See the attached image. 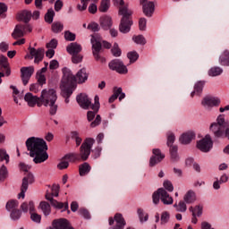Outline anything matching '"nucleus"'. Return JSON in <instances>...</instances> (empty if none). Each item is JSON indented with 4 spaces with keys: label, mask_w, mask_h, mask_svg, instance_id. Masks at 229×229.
Masks as SVG:
<instances>
[{
    "label": "nucleus",
    "mask_w": 229,
    "mask_h": 229,
    "mask_svg": "<svg viewBox=\"0 0 229 229\" xmlns=\"http://www.w3.org/2000/svg\"><path fill=\"white\" fill-rule=\"evenodd\" d=\"M26 146L28 151H30V157L33 158L34 164H42L49 158L46 140L30 137L26 140Z\"/></svg>",
    "instance_id": "1"
},
{
    "label": "nucleus",
    "mask_w": 229,
    "mask_h": 229,
    "mask_svg": "<svg viewBox=\"0 0 229 229\" xmlns=\"http://www.w3.org/2000/svg\"><path fill=\"white\" fill-rule=\"evenodd\" d=\"M87 80H89V72H87V68H81L79 70L75 76L69 68H63L62 85L64 88L72 85L74 81L77 83H85Z\"/></svg>",
    "instance_id": "2"
},
{
    "label": "nucleus",
    "mask_w": 229,
    "mask_h": 229,
    "mask_svg": "<svg viewBox=\"0 0 229 229\" xmlns=\"http://www.w3.org/2000/svg\"><path fill=\"white\" fill-rule=\"evenodd\" d=\"M57 99L56 90L53 89H43L41 91V96L39 97V103H42L44 106H50V115H55L58 111V106L55 104Z\"/></svg>",
    "instance_id": "3"
},
{
    "label": "nucleus",
    "mask_w": 229,
    "mask_h": 229,
    "mask_svg": "<svg viewBox=\"0 0 229 229\" xmlns=\"http://www.w3.org/2000/svg\"><path fill=\"white\" fill-rule=\"evenodd\" d=\"M119 15H122L121 22L119 25V30L121 33H130L133 21H131V11L126 7H121L119 9Z\"/></svg>",
    "instance_id": "4"
},
{
    "label": "nucleus",
    "mask_w": 229,
    "mask_h": 229,
    "mask_svg": "<svg viewBox=\"0 0 229 229\" xmlns=\"http://www.w3.org/2000/svg\"><path fill=\"white\" fill-rule=\"evenodd\" d=\"M91 44H92V49H93V56L97 61H100L102 64L106 62L105 57H101L99 55V53H101L102 47H105L106 49H110L112 47V44H110L107 41L101 42L98 41L95 37H92L91 38Z\"/></svg>",
    "instance_id": "5"
},
{
    "label": "nucleus",
    "mask_w": 229,
    "mask_h": 229,
    "mask_svg": "<svg viewBox=\"0 0 229 229\" xmlns=\"http://www.w3.org/2000/svg\"><path fill=\"white\" fill-rule=\"evenodd\" d=\"M94 142H96L94 139L87 138L81 144L79 157L83 162H85V160H89V157H90V151L92 149V146H94Z\"/></svg>",
    "instance_id": "6"
},
{
    "label": "nucleus",
    "mask_w": 229,
    "mask_h": 229,
    "mask_svg": "<svg viewBox=\"0 0 229 229\" xmlns=\"http://www.w3.org/2000/svg\"><path fill=\"white\" fill-rule=\"evenodd\" d=\"M30 55H25V58H30V60L34 59L35 64H39L44 60V48L35 49V47H29Z\"/></svg>",
    "instance_id": "7"
},
{
    "label": "nucleus",
    "mask_w": 229,
    "mask_h": 229,
    "mask_svg": "<svg viewBox=\"0 0 229 229\" xmlns=\"http://www.w3.org/2000/svg\"><path fill=\"white\" fill-rule=\"evenodd\" d=\"M212 146H214V143L212 142V139H210V135H206L204 139L197 142V148L202 153H208L212 149Z\"/></svg>",
    "instance_id": "8"
},
{
    "label": "nucleus",
    "mask_w": 229,
    "mask_h": 229,
    "mask_svg": "<svg viewBox=\"0 0 229 229\" xmlns=\"http://www.w3.org/2000/svg\"><path fill=\"white\" fill-rule=\"evenodd\" d=\"M114 223H115L114 226L110 229H124V226H126V221L120 213H116L114 217H109V225L112 226Z\"/></svg>",
    "instance_id": "9"
},
{
    "label": "nucleus",
    "mask_w": 229,
    "mask_h": 229,
    "mask_svg": "<svg viewBox=\"0 0 229 229\" xmlns=\"http://www.w3.org/2000/svg\"><path fill=\"white\" fill-rule=\"evenodd\" d=\"M33 182H35V176H33V174L31 173H29L25 177H23L21 188V191L19 193L18 198L24 199L30 183H33Z\"/></svg>",
    "instance_id": "10"
},
{
    "label": "nucleus",
    "mask_w": 229,
    "mask_h": 229,
    "mask_svg": "<svg viewBox=\"0 0 229 229\" xmlns=\"http://www.w3.org/2000/svg\"><path fill=\"white\" fill-rule=\"evenodd\" d=\"M76 101L81 108H83V110H89V108H92V100L85 93H81L78 95Z\"/></svg>",
    "instance_id": "11"
},
{
    "label": "nucleus",
    "mask_w": 229,
    "mask_h": 229,
    "mask_svg": "<svg viewBox=\"0 0 229 229\" xmlns=\"http://www.w3.org/2000/svg\"><path fill=\"white\" fill-rule=\"evenodd\" d=\"M108 65L111 71H116L119 74H126L128 72V68H126V65H124L121 60L114 59L111 61Z\"/></svg>",
    "instance_id": "12"
},
{
    "label": "nucleus",
    "mask_w": 229,
    "mask_h": 229,
    "mask_svg": "<svg viewBox=\"0 0 229 229\" xmlns=\"http://www.w3.org/2000/svg\"><path fill=\"white\" fill-rule=\"evenodd\" d=\"M140 4L146 17H152L153 13H155V4L148 0H140Z\"/></svg>",
    "instance_id": "13"
},
{
    "label": "nucleus",
    "mask_w": 229,
    "mask_h": 229,
    "mask_svg": "<svg viewBox=\"0 0 229 229\" xmlns=\"http://www.w3.org/2000/svg\"><path fill=\"white\" fill-rule=\"evenodd\" d=\"M21 72L22 83H23V85H26L27 83H29L31 76H33V72H35V67H33V66L21 67Z\"/></svg>",
    "instance_id": "14"
},
{
    "label": "nucleus",
    "mask_w": 229,
    "mask_h": 229,
    "mask_svg": "<svg viewBox=\"0 0 229 229\" xmlns=\"http://www.w3.org/2000/svg\"><path fill=\"white\" fill-rule=\"evenodd\" d=\"M153 156L150 157L149 165L151 167L157 165V164H160L164 158H165V155L162 154L159 148H154L152 150Z\"/></svg>",
    "instance_id": "15"
},
{
    "label": "nucleus",
    "mask_w": 229,
    "mask_h": 229,
    "mask_svg": "<svg viewBox=\"0 0 229 229\" xmlns=\"http://www.w3.org/2000/svg\"><path fill=\"white\" fill-rule=\"evenodd\" d=\"M221 104V100L217 98L214 97H206L202 100V106L207 109L210 110V108L214 106H219Z\"/></svg>",
    "instance_id": "16"
},
{
    "label": "nucleus",
    "mask_w": 229,
    "mask_h": 229,
    "mask_svg": "<svg viewBox=\"0 0 229 229\" xmlns=\"http://www.w3.org/2000/svg\"><path fill=\"white\" fill-rule=\"evenodd\" d=\"M52 226H55V229H74L71 227L69 220L65 218L55 219L52 223Z\"/></svg>",
    "instance_id": "17"
},
{
    "label": "nucleus",
    "mask_w": 229,
    "mask_h": 229,
    "mask_svg": "<svg viewBox=\"0 0 229 229\" xmlns=\"http://www.w3.org/2000/svg\"><path fill=\"white\" fill-rule=\"evenodd\" d=\"M29 206L31 221H33V223H37L38 225L40 224V221H42V216L35 212V202L30 200Z\"/></svg>",
    "instance_id": "18"
},
{
    "label": "nucleus",
    "mask_w": 229,
    "mask_h": 229,
    "mask_svg": "<svg viewBox=\"0 0 229 229\" xmlns=\"http://www.w3.org/2000/svg\"><path fill=\"white\" fill-rule=\"evenodd\" d=\"M24 99L26 103H28V105L31 107L35 106V105H38V106H42V104L38 102L40 101V98L33 96V94L30 92L25 95Z\"/></svg>",
    "instance_id": "19"
},
{
    "label": "nucleus",
    "mask_w": 229,
    "mask_h": 229,
    "mask_svg": "<svg viewBox=\"0 0 229 229\" xmlns=\"http://www.w3.org/2000/svg\"><path fill=\"white\" fill-rule=\"evenodd\" d=\"M0 71H5V76H10V74H12L10 64L8 63V57L3 55H0Z\"/></svg>",
    "instance_id": "20"
},
{
    "label": "nucleus",
    "mask_w": 229,
    "mask_h": 229,
    "mask_svg": "<svg viewBox=\"0 0 229 229\" xmlns=\"http://www.w3.org/2000/svg\"><path fill=\"white\" fill-rule=\"evenodd\" d=\"M158 194H160V199L164 205H173V197H170L167 191L164 188L158 189Z\"/></svg>",
    "instance_id": "21"
},
{
    "label": "nucleus",
    "mask_w": 229,
    "mask_h": 229,
    "mask_svg": "<svg viewBox=\"0 0 229 229\" xmlns=\"http://www.w3.org/2000/svg\"><path fill=\"white\" fill-rule=\"evenodd\" d=\"M46 199L50 201L52 207H55V208H64V210L69 209V203L66 202L65 204H64L62 202H58L57 200L53 199V197H51L49 193L46 194Z\"/></svg>",
    "instance_id": "22"
},
{
    "label": "nucleus",
    "mask_w": 229,
    "mask_h": 229,
    "mask_svg": "<svg viewBox=\"0 0 229 229\" xmlns=\"http://www.w3.org/2000/svg\"><path fill=\"white\" fill-rule=\"evenodd\" d=\"M196 139V134L194 133V131H188L183 133L179 140L181 142V144H191V142H192V140H194Z\"/></svg>",
    "instance_id": "23"
},
{
    "label": "nucleus",
    "mask_w": 229,
    "mask_h": 229,
    "mask_svg": "<svg viewBox=\"0 0 229 229\" xmlns=\"http://www.w3.org/2000/svg\"><path fill=\"white\" fill-rule=\"evenodd\" d=\"M81 45L78 44L77 42L71 43L66 47L67 53L72 55L81 53Z\"/></svg>",
    "instance_id": "24"
},
{
    "label": "nucleus",
    "mask_w": 229,
    "mask_h": 229,
    "mask_svg": "<svg viewBox=\"0 0 229 229\" xmlns=\"http://www.w3.org/2000/svg\"><path fill=\"white\" fill-rule=\"evenodd\" d=\"M112 17L109 15H104L100 18V26L103 30H108L112 28Z\"/></svg>",
    "instance_id": "25"
},
{
    "label": "nucleus",
    "mask_w": 229,
    "mask_h": 229,
    "mask_svg": "<svg viewBox=\"0 0 229 229\" xmlns=\"http://www.w3.org/2000/svg\"><path fill=\"white\" fill-rule=\"evenodd\" d=\"M32 13L31 11L24 10L17 14V19L22 21L25 24H28L31 21Z\"/></svg>",
    "instance_id": "26"
},
{
    "label": "nucleus",
    "mask_w": 229,
    "mask_h": 229,
    "mask_svg": "<svg viewBox=\"0 0 229 229\" xmlns=\"http://www.w3.org/2000/svg\"><path fill=\"white\" fill-rule=\"evenodd\" d=\"M25 31V27L22 24H18L15 26L13 32L12 33V37L14 38L15 39L21 38L24 37Z\"/></svg>",
    "instance_id": "27"
},
{
    "label": "nucleus",
    "mask_w": 229,
    "mask_h": 229,
    "mask_svg": "<svg viewBox=\"0 0 229 229\" xmlns=\"http://www.w3.org/2000/svg\"><path fill=\"white\" fill-rule=\"evenodd\" d=\"M196 199V192L192 190H189L183 196V201H185L188 205L194 203Z\"/></svg>",
    "instance_id": "28"
},
{
    "label": "nucleus",
    "mask_w": 229,
    "mask_h": 229,
    "mask_svg": "<svg viewBox=\"0 0 229 229\" xmlns=\"http://www.w3.org/2000/svg\"><path fill=\"white\" fill-rule=\"evenodd\" d=\"M220 65H224L225 67H229V51L225 50L219 57Z\"/></svg>",
    "instance_id": "29"
},
{
    "label": "nucleus",
    "mask_w": 229,
    "mask_h": 229,
    "mask_svg": "<svg viewBox=\"0 0 229 229\" xmlns=\"http://www.w3.org/2000/svg\"><path fill=\"white\" fill-rule=\"evenodd\" d=\"M90 165H89V163L85 162L83 164H81L80 166H79V174H80V176H85L87 174H89L90 173Z\"/></svg>",
    "instance_id": "30"
},
{
    "label": "nucleus",
    "mask_w": 229,
    "mask_h": 229,
    "mask_svg": "<svg viewBox=\"0 0 229 229\" xmlns=\"http://www.w3.org/2000/svg\"><path fill=\"white\" fill-rule=\"evenodd\" d=\"M170 158L173 162H178L180 160V156L178 155V146L170 147Z\"/></svg>",
    "instance_id": "31"
},
{
    "label": "nucleus",
    "mask_w": 229,
    "mask_h": 229,
    "mask_svg": "<svg viewBox=\"0 0 229 229\" xmlns=\"http://www.w3.org/2000/svg\"><path fill=\"white\" fill-rule=\"evenodd\" d=\"M38 208L43 212L44 216H49L51 214V205L46 201L40 202Z\"/></svg>",
    "instance_id": "32"
},
{
    "label": "nucleus",
    "mask_w": 229,
    "mask_h": 229,
    "mask_svg": "<svg viewBox=\"0 0 229 229\" xmlns=\"http://www.w3.org/2000/svg\"><path fill=\"white\" fill-rule=\"evenodd\" d=\"M203 87H205V81H198L194 86V91L191 94V98H194V94L199 96L203 92Z\"/></svg>",
    "instance_id": "33"
},
{
    "label": "nucleus",
    "mask_w": 229,
    "mask_h": 229,
    "mask_svg": "<svg viewBox=\"0 0 229 229\" xmlns=\"http://www.w3.org/2000/svg\"><path fill=\"white\" fill-rule=\"evenodd\" d=\"M110 10V0H101L98 11L102 13H106Z\"/></svg>",
    "instance_id": "34"
},
{
    "label": "nucleus",
    "mask_w": 229,
    "mask_h": 229,
    "mask_svg": "<svg viewBox=\"0 0 229 229\" xmlns=\"http://www.w3.org/2000/svg\"><path fill=\"white\" fill-rule=\"evenodd\" d=\"M223 74V70L219 66H214L208 71V76L216 77V76H221Z\"/></svg>",
    "instance_id": "35"
},
{
    "label": "nucleus",
    "mask_w": 229,
    "mask_h": 229,
    "mask_svg": "<svg viewBox=\"0 0 229 229\" xmlns=\"http://www.w3.org/2000/svg\"><path fill=\"white\" fill-rule=\"evenodd\" d=\"M177 212H187V202L185 200H181L179 203L174 205Z\"/></svg>",
    "instance_id": "36"
},
{
    "label": "nucleus",
    "mask_w": 229,
    "mask_h": 229,
    "mask_svg": "<svg viewBox=\"0 0 229 229\" xmlns=\"http://www.w3.org/2000/svg\"><path fill=\"white\" fill-rule=\"evenodd\" d=\"M64 160H69V162H78L81 160L79 154L76 153H71L64 156Z\"/></svg>",
    "instance_id": "37"
},
{
    "label": "nucleus",
    "mask_w": 229,
    "mask_h": 229,
    "mask_svg": "<svg viewBox=\"0 0 229 229\" xmlns=\"http://www.w3.org/2000/svg\"><path fill=\"white\" fill-rule=\"evenodd\" d=\"M17 207H19V201L13 199L9 200L5 206L6 210H8V212H11V210H15Z\"/></svg>",
    "instance_id": "38"
},
{
    "label": "nucleus",
    "mask_w": 229,
    "mask_h": 229,
    "mask_svg": "<svg viewBox=\"0 0 229 229\" xmlns=\"http://www.w3.org/2000/svg\"><path fill=\"white\" fill-rule=\"evenodd\" d=\"M55 18V11L53 9H48L47 13L45 14V21L48 24L53 23V19Z\"/></svg>",
    "instance_id": "39"
},
{
    "label": "nucleus",
    "mask_w": 229,
    "mask_h": 229,
    "mask_svg": "<svg viewBox=\"0 0 229 229\" xmlns=\"http://www.w3.org/2000/svg\"><path fill=\"white\" fill-rule=\"evenodd\" d=\"M52 31L54 33H61V31H64V24L59 21L54 22L52 24Z\"/></svg>",
    "instance_id": "40"
},
{
    "label": "nucleus",
    "mask_w": 229,
    "mask_h": 229,
    "mask_svg": "<svg viewBox=\"0 0 229 229\" xmlns=\"http://www.w3.org/2000/svg\"><path fill=\"white\" fill-rule=\"evenodd\" d=\"M138 216L140 218V223H146L148 219H149V215L148 213H144V210L142 209H138Z\"/></svg>",
    "instance_id": "41"
},
{
    "label": "nucleus",
    "mask_w": 229,
    "mask_h": 229,
    "mask_svg": "<svg viewBox=\"0 0 229 229\" xmlns=\"http://www.w3.org/2000/svg\"><path fill=\"white\" fill-rule=\"evenodd\" d=\"M119 94H121V88H114V94L109 98V103H114L119 98Z\"/></svg>",
    "instance_id": "42"
},
{
    "label": "nucleus",
    "mask_w": 229,
    "mask_h": 229,
    "mask_svg": "<svg viewBox=\"0 0 229 229\" xmlns=\"http://www.w3.org/2000/svg\"><path fill=\"white\" fill-rule=\"evenodd\" d=\"M171 218V215L167 211H164L161 214V225H167L169 223V219Z\"/></svg>",
    "instance_id": "43"
},
{
    "label": "nucleus",
    "mask_w": 229,
    "mask_h": 229,
    "mask_svg": "<svg viewBox=\"0 0 229 229\" xmlns=\"http://www.w3.org/2000/svg\"><path fill=\"white\" fill-rule=\"evenodd\" d=\"M72 64H81L83 62V55L81 54H73L72 55Z\"/></svg>",
    "instance_id": "44"
},
{
    "label": "nucleus",
    "mask_w": 229,
    "mask_h": 229,
    "mask_svg": "<svg viewBox=\"0 0 229 229\" xmlns=\"http://www.w3.org/2000/svg\"><path fill=\"white\" fill-rule=\"evenodd\" d=\"M132 40L133 42H135V44H140V45L146 44V38H144V36L142 35L133 36Z\"/></svg>",
    "instance_id": "45"
},
{
    "label": "nucleus",
    "mask_w": 229,
    "mask_h": 229,
    "mask_svg": "<svg viewBox=\"0 0 229 229\" xmlns=\"http://www.w3.org/2000/svg\"><path fill=\"white\" fill-rule=\"evenodd\" d=\"M21 216H22V213L19 209H14L11 212V218L13 221H17V219H21Z\"/></svg>",
    "instance_id": "46"
},
{
    "label": "nucleus",
    "mask_w": 229,
    "mask_h": 229,
    "mask_svg": "<svg viewBox=\"0 0 229 229\" xmlns=\"http://www.w3.org/2000/svg\"><path fill=\"white\" fill-rule=\"evenodd\" d=\"M127 57L129 58L130 62L133 64L139 60V54L137 52H129L127 54Z\"/></svg>",
    "instance_id": "47"
},
{
    "label": "nucleus",
    "mask_w": 229,
    "mask_h": 229,
    "mask_svg": "<svg viewBox=\"0 0 229 229\" xmlns=\"http://www.w3.org/2000/svg\"><path fill=\"white\" fill-rule=\"evenodd\" d=\"M111 53L116 57L121 56V48H119V45L117 43L114 44Z\"/></svg>",
    "instance_id": "48"
},
{
    "label": "nucleus",
    "mask_w": 229,
    "mask_h": 229,
    "mask_svg": "<svg viewBox=\"0 0 229 229\" xmlns=\"http://www.w3.org/2000/svg\"><path fill=\"white\" fill-rule=\"evenodd\" d=\"M64 38H65V40H68L69 42H72V41L76 40V35L71 31H65Z\"/></svg>",
    "instance_id": "49"
},
{
    "label": "nucleus",
    "mask_w": 229,
    "mask_h": 229,
    "mask_svg": "<svg viewBox=\"0 0 229 229\" xmlns=\"http://www.w3.org/2000/svg\"><path fill=\"white\" fill-rule=\"evenodd\" d=\"M163 185L165 191H168V192H173L174 191V186H173V182H171V181H165Z\"/></svg>",
    "instance_id": "50"
},
{
    "label": "nucleus",
    "mask_w": 229,
    "mask_h": 229,
    "mask_svg": "<svg viewBox=\"0 0 229 229\" xmlns=\"http://www.w3.org/2000/svg\"><path fill=\"white\" fill-rule=\"evenodd\" d=\"M176 140V138L174 137V134H173V132H170L167 134V146L169 148H171V146H175V145H173L174 144V140Z\"/></svg>",
    "instance_id": "51"
},
{
    "label": "nucleus",
    "mask_w": 229,
    "mask_h": 229,
    "mask_svg": "<svg viewBox=\"0 0 229 229\" xmlns=\"http://www.w3.org/2000/svg\"><path fill=\"white\" fill-rule=\"evenodd\" d=\"M0 160H5L6 164L10 162V156L6 154V150L0 149Z\"/></svg>",
    "instance_id": "52"
},
{
    "label": "nucleus",
    "mask_w": 229,
    "mask_h": 229,
    "mask_svg": "<svg viewBox=\"0 0 229 229\" xmlns=\"http://www.w3.org/2000/svg\"><path fill=\"white\" fill-rule=\"evenodd\" d=\"M6 176H8V170L6 169V166L3 165L0 169V182L4 180Z\"/></svg>",
    "instance_id": "53"
},
{
    "label": "nucleus",
    "mask_w": 229,
    "mask_h": 229,
    "mask_svg": "<svg viewBox=\"0 0 229 229\" xmlns=\"http://www.w3.org/2000/svg\"><path fill=\"white\" fill-rule=\"evenodd\" d=\"M60 193V186L59 185H53L52 186V193L50 194L51 198L55 196V198H58V194Z\"/></svg>",
    "instance_id": "54"
},
{
    "label": "nucleus",
    "mask_w": 229,
    "mask_h": 229,
    "mask_svg": "<svg viewBox=\"0 0 229 229\" xmlns=\"http://www.w3.org/2000/svg\"><path fill=\"white\" fill-rule=\"evenodd\" d=\"M79 214L81 216V217H84V219H90V213L85 208H81L79 210Z\"/></svg>",
    "instance_id": "55"
},
{
    "label": "nucleus",
    "mask_w": 229,
    "mask_h": 229,
    "mask_svg": "<svg viewBox=\"0 0 229 229\" xmlns=\"http://www.w3.org/2000/svg\"><path fill=\"white\" fill-rule=\"evenodd\" d=\"M91 110H95V112H99V97H95V103L91 104Z\"/></svg>",
    "instance_id": "56"
},
{
    "label": "nucleus",
    "mask_w": 229,
    "mask_h": 229,
    "mask_svg": "<svg viewBox=\"0 0 229 229\" xmlns=\"http://www.w3.org/2000/svg\"><path fill=\"white\" fill-rule=\"evenodd\" d=\"M101 124V115L98 114L95 120L90 123V128H96V126H99Z\"/></svg>",
    "instance_id": "57"
},
{
    "label": "nucleus",
    "mask_w": 229,
    "mask_h": 229,
    "mask_svg": "<svg viewBox=\"0 0 229 229\" xmlns=\"http://www.w3.org/2000/svg\"><path fill=\"white\" fill-rule=\"evenodd\" d=\"M88 30H91V31H99L100 28H99V24L96 23V22H91L88 25Z\"/></svg>",
    "instance_id": "58"
},
{
    "label": "nucleus",
    "mask_w": 229,
    "mask_h": 229,
    "mask_svg": "<svg viewBox=\"0 0 229 229\" xmlns=\"http://www.w3.org/2000/svg\"><path fill=\"white\" fill-rule=\"evenodd\" d=\"M57 167L60 170L67 169L69 167V161H66L65 159H63L58 165Z\"/></svg>",
    "instance_id": "59"
},
{
    "label": "nucleus",
    "mask_w": 229,
    "mask_h": 229,
    "mask_svg": "<svg viewBox=\"0 0 229 229\" xmlns=\"http://www.w3.org/2000/svg\"><path fill=\"white\" fill-rule=\"evenodd\" d=\"M58 46V41L56 39H52L49 43L47 44L48 49H56Z\"/></svg>",
    "instance_id": "60"
},
{
    "label": "nucleus",
    "mask_w": 229,
    "mask_h": 229,
    "mask_svg": "<svg viewBox=\"0 0 229 229\" xmlns=\"http://www.w3.org/2000/svg\"><path fill=\"white\" fill-rule=\"evenodd\" d=\"M98 111L93 110V111H89L87 114V119L90 123L91 121H94V117H96V114Z\"/></svg>",
    "instance_id": "61"
},
{
    "label": "nucleus",
    "mask_w": 229,
    "mask_h": 229,
    "mask_svg": "<svg viewBox=\"0 0 229 229\" xmlns=\"http://www.w3.org/2000/svg\"><path fill=\"white\" fill-rule=\"evenodd\" d=\"M37 80H38L39 85L46 84V75H44L42 73H40V74L37 73Z\"/></svg>",
    "instance_id": "62"
},
{
    "label": "nucleus",
    "mask_w": 229,
    "mask_h": 229,
    "mask_svg": "<svg viewBox=\"0 0 229 229\" xmlns=\"http://www.w3.org/2000/svg\"><path fill=\"white\" fill-rule=\"evenodd\" d=\"M193 212H195V216H198V217H199V216L203 214V207L196 206L195 208H193Z\"/></svg>",
    "instance_id": "63"
},
{
    "label": "nucleus",
    "mask_w": 229,
    "mask_h": 229,
    "mask_svg": "<svg viewBox=\"0 0 229 229\" xmlns=\"http://www.w3.org/2000/svg\"><path fill=\"white\" fill-rule=\"evenodd\" d=\"M146 22H147V21L145 18L140 19L139 26H140V31H144V30H146Z\"/></svg>",
    "instance_id": "64"
}]
</instances>
